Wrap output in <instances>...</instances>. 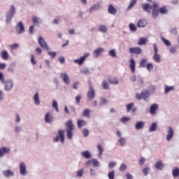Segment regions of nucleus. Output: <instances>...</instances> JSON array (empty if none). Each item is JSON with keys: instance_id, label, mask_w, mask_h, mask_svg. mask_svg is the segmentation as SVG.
Returning <instances> with one entry per match:
<instances>
[{"instance_id": "obj_55", "label": "nucleus", "mask_w": 179, "mask_h": 179, "mask_svg": "<svg viewBox=\"0 0 179 179\" xmlns=\"http://www.w3.org/2000/svg\"><path fill=\"white\" fill-rule=\"evenodd\" d=\"M129 29H130L131 31H136V30H137L136 26H135L134 24H129Z\"/></svg>"}, {"instance_id": "obj_49", "label": "nucleus", "mask_w": 179, "mask_h": 179, "mask_svg": "<svg viewBox=\"0 0 179 179\" xmlns=\"http://www.w3.org/2000/svg\"><path fill=\"white\" fill-rule=\"evenodd\" d=\"M83 135L85 136V138H87V136H89V129H84L83 130Z\"/></svg>"}, {"instance_id": "obj_18", "label": "nucleus", "mask_w": 179, "mask_h": 179, "mask_svg": "<svg viewBox=\"0 0 179 179\" xmlns=\"http://www.w3.org/2000/svg\"><path fill=\"white\" fill-rule=\"evenodd\" d=\"M45 122H47L48 124H50V122H52V121H54V117H52V115H51L50 114V113H48L45 115Z\"/></svg>"}, {"instance_id": "obj_32", "label": "nucleus", "mask_w": 179, "mask_h": 179, "mask_svg": "<svg viewBox=\"0 0 179 179\" xmlns=\"http://www.w3.org/2000/svg\"><path fill=\"white\" fill-rule=\"evenodd\" d=\"M137 2H138V0H131L129 2V5L127 7V10H130V9L133 8Z\"/></svg>"}, {"instance_id": "obj_46", "label": "nucleus", "mask_w": 179, "mask_h": 179, "mask_svg": "<svg viewBox=\"0 0 179 179\" xmlns=\"http://www.w3.org/2000/svg\"><path fill=\"white\" fill-rule=\"evenodd\" d=\"M134 103H131L127 105V113H129V111L132 110V107H134Z\"/></svg>"}, {"instance_id": "obj_48", "label": "nucleus", "mask_w": 179, "mask_h": 179, "mask_svg": "<svg viewBox=\"0 0 179 179\" xmlns=\"http://www.w3.org/2000/svg\"><path fill=\"white\" fill-rule=\"evenodd\" d=\"M171 90H174V87L166 86L164 92L169 93V92H171Z\"/></svg>"}, {"instance_id": "obj_27", "label": "nucleus", "mask_w": 179, "mask_h": 179, "mask_svg": "<svg viewBox=\"0 0 179 179\" xmlns=\"http://www.w3.org/2000/svg\"><path fill=\"white\" fill-rule=\"evenodd\" d=\"M143 127H145L144 122H137L135 124L136 129H143Z\"/></svg>"}, {"instance_id": "obj_3", "label": "nucleus", "mask_w": 179, "mask_h": 179, "mask_svg": "<svg viewBox=\"0 0 179 179\" xmlns=\"http://www.w3.org/2000/svg\"><path fill=\"white\" fill-rule=\"evenodd\" d=\"M1 80L2 83H3L6 90H10V89L13 87V82H12V80H10L5 81V78H3V74L2 73H1Z\"/></svg>"}, {"instance_id": "obj_34", "label": "nucleus", "mask_w": 179, "mask_h": 179, "mask_svg": "<svg viewBox=\"0 0 179 179\" xmlns=\"http://www.w3.org/2000/svg\"><path fill=\"white\" fill-rule=\"evenodd\" d=\"M92 110L90 109H85L83 111V115L87 117V118H90V113Z\"/></svg>"}, {"instance_id": "obj_43", "label": "nucleus", "mask_w": 179, "mask_h": 179, "mask_svg": "<svg viewBox=\"0 0 179 179\" xmlns=\"http://www.w3.org/2000/svg\"><path fill=\"white\" fill-rule=\"evenodd\" d=\"M108 177L109 179H114L115 177V171L114 170L108 172Z\"/></svg>"}, {"instance_id": "obj_5", "label": "nucleus", "mask_w": 179, "mask_h": 179, "mask_svg": "<svg viewBox=\"0 0 179 179\" xmlns=\"http://www.w3.org/2000/svg\"><path fill=\"white\" fill-rule=\"evenodd\" d=\"M150 96L149 92L145 90L141 94H136V100H142V99H143V100H146V99L149 98Z\"/></svg>"}, {"instance_id": "obj_4", "label": "nucleus", "mask_w": 179, "mask_h": 179, "mask_svg": "<svg viewBox=\"0 0 179 179\" xmlns=\"http://www.w3.org/2000/svg\"><path fill=\"white\" fill-rule=\"evenodd\" d=\"M15 12L16 8H15V6H11L10 10L6 13V23H10L12 17H13V15H15Z\"/></svg>"}, {"instance_id": "obj_59", "label": "nucleus", "mask_w": 179, "mask_h": 179, "mask_svg": "<svg viewBox=\"0 0 179 179\" xmlns=\"http://www.w3.org/2000/svg\"><path fill=\"white\" fill-rule=\"evenodd\" d=\"M92 166L94 167H99V161H97L96 159H92Z\"/></svg>"}, {"instance_id": "obj_9", "label": "nucleus", "mask_w": 179, "mask_h": 179, "mask_svg": "<svg viewBox=\"0 0 179 179\" xmlns=\"http://www.w3.org/2000/svg\"><path fill=\"white\" fill-rule=\"evenodd\" d=\"M87 96L89 100H93V99L96 96V94H94V88L93 87V85H92V84H90V90L87 92Z\"/></svg>"}, {"instance_id": "obj_6", "label": "nucleus", "mask_w": 179, "mask_h": 179, "mask_svg": "<svg viewBox=\"0 0 179 179\" xmlns=\"http://www.w3.org/2000/svg\"><path fill=\"white\" fill-rule=\"evenodd\" d=\"M152 15L154 19L159 16V3L157 1L152 3Z\"/></svg>"}, {"instance_id": "obj_51", "label": "nucleus", "mask_w": 179, "mask_h": 179, "mask_svg": "<svg viewBox=\"0 0 179 179\" xmlns=\"http://www.w3.org/2000/svg\"><path fill=\"white\" fill-rule=\"evenodd\" d=\"M10 50H17V48H19V44L14 43L13 45H10Z\"/></svg>"}, {"instance_id": "obj_28", "label": "nucleus", "mask_w": 179, "mask_h": 179, "mask_svg": "<svg viewBox=\"0 0 179 179\" xmlns=\"http://www.w3.org/2000/svg\"><path fill=\"white\" fill-rule=\"evenodd\" d=\"M148 24L146 20H140L137 24L138 27H145Z\"/></svg>"}, {"instance_id": "obj_64", "label": "nucleus", "mask_w": 179, "mask_h": 179, "mask_svg": "<svg viewBox=\"0 0 179 179\" xmlns=\"http://www.w3.org/2000/svg\"><path fill=\"white\" fill-rule=\"evenodd\" d=\"M77 176L78 177H82L83 176V169H80L77 172Z\"/></svg>"}, {"instance_id": "obj_63", "label": "nucleus", "mask_w": 179, "mask_h": 179, "mask_svg": "<svg viewBox=\"0 0 179 179\" xmlns=\"http://www.w3.org/2000/svg\"><path fill=\"white\" fill-rule=\"evenodd\" d=\"M117 165V163L114 162H111L108 164V167L110 169H113V167Z\"/></svg>"}, {"instance_id": "obj_41", "label": "nucleus", "mask_w": 179, "mask_h": 179, "mask_svg": "<svg viewBox=\"0 0 179 179\" xmlns=\"http://www.w3.org/2000/svg\"><path fill=\"white\" fill-rule=\"evenodd\" d=\"M97 149H98V150H99V156L100 157L103 155V152H104V148H103V146H101V145L98 144Z\"/></svg>"}, {"instance_id": "obj_14", "label": "nucleus", "mask_w": 179, "mask_h": 179, "mask_svg": "<svg viewBox=\"0 0 179 179\" xmlns=\"http://www.w3.org/2000/svg\"><path fill=\"white\" fill-rule=\"evenodd\" d=\"M60 78H62L63 82H64L66 85H69V76H68V74H66V73H62L60 74Z\"/></svg>"}, {"instance_id": "obj_52", "label": "nucleus", "mask_w": 179, "mask_h": 179, "mask_svg": "<svg viewBox=\"0 0 179 179\" xmlns=\"http://www.w3.org/2000/svg\"><path fill=\"white\" fill-rule=\"evenodd\" d=\"M125 138H120L119 139V143L120 145V146H124V145H125Z\"/></svg>"}, {"instance_id": "obj_26", "label": "nucleus", "mask_w": 179, "mask_h": 179, "mask_svg": "<svg viewBox=\"0 0 179 179\" xmlns=\"http://www.w3.org/2000/svg\"><path fill=\"white\" fill-rule=\"evenodd\" d=\"M158 12H159V13H162V15H167L169 10H167V7L166 6H164L158 8Z\"/></svg>"}, {"instance_id": "obj_61", "label": "nucleus", "mask_w": 179, "mask_h": 179, "mask_svg": "<svg viewBox=\"0 0 179 179\" xmlns=\"http://www.w3.org/2000/svg\"><path fill=\"white\" fill-rule=\"evenodd\" d=\"M80 100H82V95H78L76 96V104H79V103H80Z\"/></svg>"}, {"instance_id": "obj_24", "label": "nucleus", "mask_w": 179, "mask_h": 179, "mask_svg": "<svg viewBox=\"0 0 179 179\" xmlns=\"http://www.w3.org/2000/svg\"><path fill=\"white\" fill-rule=\"evenodd\" d=\"M10 55L9 53L8 52V51L6 50H3L1 52V58L2 59H3L4 61H8V59H9L10 58Z\"/></svg>"}, {"instance_id": "obj_42", "label": "nucleus", "mask_w": 179, "mask_h": 179, "mask_svg": "<svg viewBox=\"0 0 179 179\" xmlns=\"http://www.w3.org/2000/svg\"><path fill=\"white\" fill-rule=\"evenodd\" d=\"M101 86L103 87V89H104V90H107L108 89H110V87H108V83H107V81L103 80L101 83Z\"/></svg>"}, {"instance_id": "obj_60", "label": "nucleus", "mask_w": 179, "mask_h": 179, "mask_svg": "<svg viewBox=\"0 0 179 179\" xmlns=\"http://www.w3.org/2000/svg\"><path fill=\"white\" fill-rule=\"evenodd\" d=\"M31 62L32 65H36L37 64V62L36 61V59H34V55H31Z\"/></svg>"}, {"instance_id": "obj_62", "label": "nucleus", "mask_w": 179, "mask_h": 179, "mask_svg": "<svg viewBox=\"0 0 179 179\" xmlns=\"http://www.w3.org/2000/svg\"><path fill=\"white\" fill-rule=\"evenodd\" d=\"M100 101H101V104H107V103H108L107 99L104 97H101L100 99Z\"/></svg>"}, {"instance_id": "obj_15", "label": "nucleus", "mask_w": 179, "mask_h": 179, "mask_svg": "<svg viewBox=\"0 0 179 179\" xmlns=\"http://www.w3.org/2000/svg\"><path fill=\"white\" fill-rule=\"evenodd\" d=\"M173 136H174V130H173V128L169 127L168 134L166 135V140L171 141L173 139Z\"/></svg>"}, {"instance_id": "obj_30", "label": "nucleus", "mask_w": 179, "mask_h": 179, "mask_svg": "<svg viewBox=\"0 0 179 179\" xmlns=\"http://www.w3.org/2000/svg\"><path fill=\"white\" fill-rule=\"evenodd\" d=\"M82 156L85 157V159H91L92 155H90V152L86 150L83 152H81Z\"/></svg>"}, {"instance_id": "obj_31", "label": "nucleus", "mask_w": 179, "mask_h": 179, "mask_svg": "<svg viewBox=\"0 0 179 179\" xmlns=\"http://www.w3.org/2000/svg\"><path fill=\"white\" fill-rule=\"evenodd\" d=\"M33 23H34V24H36V26H38V24L43 23V20H41V18H38L37 17H34L33 18Z\"/></svg>"}, {"instance_id": "obj_19", "label": "nucleus", "mask_w": 179, "mask_h": 179, "mask_svg": "<svg viewBox=\"0 0 179 179\" xmlns=\"http://www.w3.org/2000/svg\"><path fill=\"white\" fill-rule=\"evenodd\" d=\"M104 51V49L101 48H99L98 49H96L93 54H94V58H99L100 54Z\"/></svg>"}, {"instance_id": "obj_56", "label": "nucleus", "mask_w": 179, "mask_h": 179, "mask_svg": "<svg viewBox=\"0 0 179 179\" xmlns=\"http://www.w3.org/2000/svg\"><path fill=\"white\" fill-rule=\"evenodd\" d=\"M127 166L125 164H122L120 165V171H125V170H127Z\"/></svg>"}, {"instance_id": "obj_10", "label": "nucleus", "mask_w": 179, "mask_h": 179, "mask_svg": "<svg viewBox=\"0 0 179 179\" xmlns=\"http://www.w3.org/2000/svg\"><path fill=\"white\" fill-rule=\"evenodd\" d=\"M89 55L90 54L89 53H85L83 57H81L80 59H77L74 60L75 64H78L79 65H83V63L85 61H86V58H88Z\"/></svg>"}, {"instance_id": "obj_38", "label": "nucleus", "mask_w": 179, "mask_h": 179, "mask_svg": "<svg viewBox=\"0 0 179 179\" xmlns=\"http://www.w3.org/2000/svg\"><path fill=\"white\" fill-rule=\"evenodd\" d=\"M156 129H157V124L156 122H153L150 127V132H155V131H156Z\"/></svg>"}, {"instance_id": "obj_16", "label": "nucleus", "mask_w": 179, "mask_h": 179, "mask_svg": "<svg viewBox=\"0 0 179 179\" xmlns=\"http://www.w3.org/2000/svg\"><path fill=\"white\" fill-rule=\"evenodd\" d=\"M159 108V105L154 103L150 108V113L151 115H155L156 114V111Z\"/></svg>"}, {"instance_id": "obj_57", "label": "nucleus", "mask_w": 179, "mask_h": 179, "mask_svg": "<svg viewBox=\"0 0 179 179\" xmlns=\"http://www.w3.org/2000/svg\"><path fill=\"white\" fill-rule=\"evenodd\" d=\"M145 66L148 71H149V72H150V71L153 69V64L152 63H148Z\"/></svg>"}, {"instance_id": "obj_29", "label": "nucleus", "mask_w": 179, "mask_h": 179, "mask_svg": "<svg viewBox=\"0 0 179 179\" xmlns=\"http://www.w3.org/2000/svg\"><path fill=\"white\" fill-rule=\"evenodd\" d=\"M3 174L4 177H12L13 176V171L10 170H6L3 171Z\"/></svg>"}, {"instance_id": "obj_25", "label": "nucleus", "mask_w": 179, "mask_h": 179, "mask_svg": "<svg viewBox=\"0 0 179 179\" xmlns=\"http://www.w3.org/2000/svg\"><path fill=\"white\" fill-rule=\"evenodd\" d=\"M163 167H164V164L162 161H158L155 163V169L157 170H163Z\"/></svg>"}, {"instance_id": "obj_58", "label": "nucleus", "mask_w": 179, "mask_h": 179, "mask_svg": "<svg viewBox=\"0 0 179 179\" xmlns=\"http://www.w3.org/2000/svg\"><path fill=\"white\" fill-rule=\"evenodd\" d=\"M52 107H54V108H55L56 111L58 112L59 109H58V103H57V101H53L52 102Z\"/></svg>"}, {"instance_id": "obj_36", "label": "nucleus", "mask_w": 179, "mask_h": 179, "mask_svg": "<svg viewBox=\"0 0 179 179\" xmlns=\"http://www.w3.org/2000/svg\"><path fill=\"white\" fill-rule=\"evenodd\" d=\"M153 59L155 62H157V64H159L160 62V55H159L158 53H154L153 55Z\"/></svg>"}, {"instance_id": "obj_1", "label": "nucleus", "mask_w": 179, "mask_h": 179, "mask_svg": "<svg viewBox=\"0 0 179 179\" xmlns=\"http://www.w3.org/2000/svg\"><path fill=\"white\" fill-rule=\"evenodd\" d=\"M66 136L68 139H72L73 138V129H75V125L72 122V120H69L66 122Z\"/></svg>"}, {"instance_id": "obj_23", "label": "nucleus", "mask_w": 179, "mask_h": 179, "mask_svg": "<svg viewBox=\"0 0 179 179\" xmlns=\"http://www.w3.org/2000/svg\"><path fill=\"white\" fill-rule=\"evenodd\" d=\"M108 13H110V15H115L117 14V8H115V7H113L112 6V4H110L108 8Z\"/></svg>"}, {"instance_id": "obj_53", "label": "nucleus", "mask_w": 179, "mask_h": 179, "mask_svg": "<svg viewBox=\"0 0 179 179\" xmlns=\"http://www.w3.org/2000/svg\"><path fill=\"white\" fill-rule=\"evenodd\" d=\"M131 118L127 117H123L120 119L121 122H128V121H130Z\"/></svg>"}, {"instance_id": "obj_13", "label": "nucleus", "mask_w": 179, "mask_h": 179, "mask_svg": "<svg viewBox=\"0 0 179 179\" xmlns=\"http://www.w3.org/2000/svg\"><path fill=\"white\" fill-rule=\"evenodd\" d=\"M20 173L22 176H26L27 171L26 170V164L20 162Z\"/></svg>"}, {"instance_id": "obj_12", "label": "nucleus", "mask_w": 179, "mask_h": 179, "mask_svg": "<svg viewBox=\"0 0 179 179\" xmlns=\"http://www.w3.org/2000/svg\"><path fill=\"white\" fill-rule=\"evenodd\" d=\"M141 8L145 10V12H147V13H152V9L153 10V6L149 3H143L141 5Z\"/></svg>"}, {"instance_id": "obj_20", "label": "nucleus", "mask_w": 179, "mask_h": 179, "mask_svg": "<svg viewBox=\"0 0 179 179\" xmlns=\"http://www.w3.org/2000/svg\"><path fill=\"white\" fill-rule=\"evenodd\" d=\"M148 41H149V39H148V38H140L138 39V45H146V44H148Z\"/></svg>"}, {"instance_id": "obj_54", "label": "nucleus", "mask_w": 179, "mask_h": 179, "mask_svg": "<svg viewBox=\"0 0 179 179\" xmlns=\"http://www.w3.org/2000/svg\"><path fill=\"white\" fill-rule=\"evenodd\" d=\"M48 55H50L52 58H55L57 57V52H48Z\"/></svg>"}, {"instance_id": "obj_50", "label": "nucleus", "mask_w": 179, "mask_h": 179, "mask_svg": "<svg viewBox=\"0 0 179 179\" xmlns=\"http://www.w3.org/2000/svg\"><path fill=\"white\" fill-rule=\"evenodd\" d=\"M150 171V168H144L143 169V173L145 176H148V174H149Z\"/></svg>"}, {"instance_id": "obj_37", "label": "nucleus", "mask_w": 179, "mask_h": 179, "mask_svg": "<svg viewBox=\"0 0 179 179\" xmlns=\"http://www.w3.org/2000/svg\"><path fill=\"white\" fill-rule=\"evenodd\" d=\"M147 64H148V59L144 58L141 61L140 66H141V68H145L148 65Z\"/></svg>"}, {"instance_id": "obj_44", "label": "nucleus", "mask_w": 179, "mask_h": 179, "mask_svg": "<svg viewBox=\"0 0 179 179\" xmlns=\"http://www.w3.org/2000/svg\"><path fill=\"white\" fill-rule=\"evenodd\" d=\"M172 174H173V176L175 177V178L178 177V176H179V169L178 168H175V169L173 170V171H172Z\"/></svg>"}, {"instance_id": "obj_22", "label": "nucleus", "mask_w": 179, "mask_h": 179, "mask_svg": "<svg viewBox=\"0 0 179 179\" xmlns=\"http://www.w3.org/2000/svg\"><path fill=\"white\" fill-rule=\"evenodd\" d=\"M87 124V123L86 122V121L83 120H77V127L78 128H79L80 129L83 127H86V125Z\"/></svg>"}, {"instance_id": "obj_7", "label": "nucleus", "mask_w": 179, "mask_h": 179, "mask_svg": "<svg viewBox=\"0 0 179 179\" xmlns=\"http://www.w3.org/2000/svg\"><path fill=\"white\" fill-rule=\"evenodd\" d=\"M38 44L41 45V48L43 50H45L46 51H48L50 50V47L48 46V43L45 42V40L43 39V36H39L38 38Z\"/></svg>"}, {"instance_id": "obj_47", "label": "nucleus", "mask_w": 179, "mask_h": 179, "mask_svg": "<svg viewBox=\"0 0 179 179\" xmlns=\"http://www.w3.org/2000/svg\"><path fill=\"white\" fill-rule=\"evenodd\" d=\"M162 41H163L164 44H165V45H167L168 47L171 45V43L170 42V41H169L164 38H162Z\"/></svg>"}, {"instance_id": "obj_11", "label": "nucleus", "mask_w": 179, "mask_h": 179, "mask_svg": "<svg viewBox=\"0 0 179 179\" xmlns=\"http://www.w3.org/2000/svg\"><path fill=\"white\" fill-rule=\"evenodd\" d=\"M129 52L130 54H136V55H139L142 54V49H141V48L138 47L130 48L129 49Z\"/></svg>"}, {"instance_id": "obj_2", "label": "nucleus", "mask_w": 179, "mask_h": 179, "mask_svg": "<svg viewBox=\"0 0 179 179\" xmlns=\"http://www.w3.org/2000/svg\"><path fill=\"white\" fill-rule=\"evenodd\" d=\"M59 139L62 143H65V130L59 129L58 135L53 138V141L59 142Z\"/></svg>"}, {"instance_id": "obj_21", "label": "nucleus", "mask_w": 179, "mask_h": 179, "mask_svg": "<svg viewBox=\"0 0 179 179\" xmlns=\"http://www.w3.org/2000/svg\"><path fill=\"white\" fill-rule=\"evenodd\" d=\"M135 66H136L135 59H131L130 64H129V68H130L132 73H135V71H136Z\"/></svg>"}, {"instance_id": "obj_8", "label": "nucleus", "mask_w": 179, "mask_h": 179, "mask_svg": "<svg viewBox=\"0 0 179 179\" xmlns=\"http://www.w3.org/2000/svg\"><path fill=\"white\" fill-rule=\"evenodd\" d=\"M15 29L17 34H23V33L26 31V29H24V25H23V22H22V21L15 26Z\"/></svg>"}, {"instance_id": "obj_33", "label": "nucleus", "mask_w": 179, "mask_h": 179, "mask_svg": "<svg viewBox=\"0 0 179 179\" xmlns=\"http://www.w3.org/2000/svg\"><path fill=\"white\" fill-rule=\"evenodd\" d=\"M98 9H100V5L95 4L90 8V13H93V12L98 10Z\"/></svg>"}, {"instance_id": "obj_17", "label": "nucleus", "mask_w": 179, "mask_h": 179, "mask_svg": "<svg viewBox=\"0 0 179 179\" xmlns=\"http://www.w3.org/2000/svg\"><path fill=\"white\" fill-rule=\"evenodd\" d=\"M10 153V148L2 147L1 148V157H3L4 155H9Z\"/></svg>"}, {"instance_id": "obj_45", "label": "nucleus", "mask_w": 179, "mask_h": 179, "mask_svg": "<svg viewBox=\"0 0 179 179\" xmlns=\"http://www.w3.org/2000/svg\"><path fill=\"white\" fill-rule=\"evenodd\" d=\"M108 54L110 57H112L113 58H115L117 57V54L115 53V50H111L108 52Z\"/></svg>"}, {"instance_id": "obj_40", "label": "nucleus", "mask_w": 179, "mask_h": 179, "mask_svg": "<svg viewBox=\"0 0 179 179\" xmlns=\"http://www.w3.org/2000/svg\"><path fill=\"white\" fill-rule=\"evenodd\" d=\"M99 30L101 33H107V27L106 25H99Z\"/></svg>"}, {"instance_id": "obj_39", "label": "nucleus", "mask_w": 179, "mask_h": 179, "mask_svg": "<svg viewBox=\"0 0 179 179\" xmlns=\"http://www.w3.org/2000/svg\"><path fill=\"white\" fill-rule=\"evenodd\" d=\"M34 102L36 106H39L40 104V97L38 96V93L35 94L34 96Z\"/></svg>"}, {"instance_id": "obj_35", "label": "nucleus", "mask_w": 179, "mask_h": 179, "mask_svg": "<svg viewBox=\"0 0 179 179\" xmlns=\"http://www.w3.org/2000/svg\"><path fill=\"white\" fill-rule=\"evenodd\" d=\"M108 82L111 85H118V83H120V81L118 79H117V78H110L108 79Z\"/></svg>"}]
</instances>
